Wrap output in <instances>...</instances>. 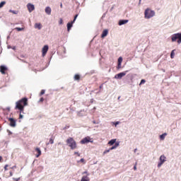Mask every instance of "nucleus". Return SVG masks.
<instances>
[{"instance_id": "2", "label": "nucleus", "mask_w": 181, "mask_h": 181, "mask_svg": "<svg viewBox=\"0 0 181 181\" xmlns=\"http://www.w3.org/2000/svg\"><path fill=\"white\" fill-rule=\"evenodd\" d=\"M66 144L68 146L71 148V149L72 150L77 149V143H76V141L74 140V139H73V137H69L66 140Z\"/></svg>"}, {"instance_id": "21", "label": "nucleus", "mask_w": 181, "mask_h": 181, "mask_svg": "<svg viewBox=\"0 0 181 181\" xmlns=\"http://www.w3.org/2000/svg\"><path fill=\"white\" fill-rule=\"evenodd\" d=\"M166 135H168V134L164 133L160 136V139H161V141H163L165 139V137L166 136Z\"/></svg>"}, {"instance_id": "28", "label": "nucleus", "mask_w": 181, "mask_h": 181, "mask_svg": "<svg viewBox=\"0 0 181 181\" xmlns=\"http://www.w3.org/2000/svg\"><path fill=\"white\" fill-rule=\"evenodd\" d=\"M54 142V140L53 139V138H51V139H49V144H53Z\"/></svg>"}, {"instance_id": "6", "label": "nucleus", "mask_w": 181, "mask_h": 181, "mask_svg": "<svg viewBox=\"0 0 181 181\" xmlns=\"http://www.w3.org/2000/svg\"><path fill=\"white\" fill-rule=\"evenodd\" d=\"M159 160L160 161L158 163V168H160V166H162V164L166 162V156H165V155L160 156Z\"/></svg>"}, {"instance_id": "23", "label": "nucleus", "mask_w": 181, "mask_h": 181, "mask_svg": "<svg viewBox=\"0 0 181 181\" xmlns=\"http://www.w3.org/2000/svg\"><path fill=\"white\" fill-rule=\"evenodd\" d=\"M24 28H16L15 30H17L18 32H21V30H24Z\"/></svg>"}, {"instance_id": "3", "label": "nucleus", "mask_w": 181, "mask_h": 181, "mask_svg": "<svg viewBox=\"0 0 181 181\" xmlns=\"http://www.w3.org/2000/svg\"><path fill=\"white\" fill-rule=\"evenodd\" d=\"M155 15V11L151 10L150 8H146L144 11V18L146 19H151V18H153Z\"/></svg>"}, {"instance_id": "12", "label": "nucleus", "mask_w": 181, "mask_h": 181, "mask_svg": "<svg viewBox=\"0 0 181 181\" xmlns=\"http://www.w3.org/2000/svg\"><path fill=\"white\" fill-rule=\"evenodd\" d=\"M6 70H8V68H6V66H0V72L1 73V74H5V71H6Z\"/></svg>"}, {"instance_id": "41", "label": "nucleus", "mask_w": 181, "mask_h": 181, "mask_svg": "<svg viewBox=\"0 0 181 181\" xmlns=\"http://www.w3.org/2000/svg\"><path fill=\"white\" fill-rule=\"evenodd\" d=\"M118 124H119V122H115V127H117V125H118Z\"/></svg>"}, {"instance_id": "4", "label": "nucleus", "mask_w": 181, "mask_h": 181, "mask_svg": "<svg viewBox=\"0 0 181 181\" xmlns=\"http://www.w3.org/2000/svg\"><path fill=\"white\" fill-rule=\"evenodd\" d=\"M172 42H177L178 45L181 43V33H175L171 36Z\"/></svg>"}, {"instance_id": "10", "label": "nucleus", "mask_w": 181, "mask_h": 181, "mask_svg": "<svg viewBox=\"0 0 181 181\" xmlns=\"http://www.w3.org/2000/svg\"><path fill=\"white\" fill-rule=\"evenodd\" d=\"M8 121L10 122V127H16V120H15L13 118H9Z\"/></svg>"}, {"instance_id": "20", "label": "nucleus", "mask_w": 181, "mask_h": 181, "mask_svg": "<svg viewBox=\"0 0 181 181\" xmlns=\"http://www.w3.org/2000/svg\"><path fill=\"white\" fill-rule=\"evenodd\" d=\"M90 178L87 175H83L81 180V181H89Z\"/></svg>"}, {"instance_id": "47", "label": "nucleus", "mask_w": 181, "mask_h": 181, "mask_svg": "<svg viewBox=\"0 0 181 181\" xmlns=\"http://www.w3.org/2000/svg\"><path fill=\"white\" fill-rule=\"evenodd\" d=\"M84 173H87V172H84L83 174H84Z\"/></svg>"}, {"instance_id": "44", "label": "nucleus", "mask_w": 181, "mask_h": 181, "mask_svg": "<svg viewBox=\"0 0 181 181\" xmlns=\"http://www.w3.org/2000/svg\"><path fill=\"white\" fill-rule=\"evenodd\" d=\"M2 160V156H0V162Z\"/></svg>"}, {"instance_id": "8", "label": "nucleus", "mask_w": 181, "mask_h": 181, "mask_svg": "<svg viewBox=\"0 0 181 181\" xmlns=\"http://www.w3.org/2000/svg\"><path fill=\"white\" fill-rule=\"evenodd\" d=\"M88 142H91L93 144V141H91V138L90 136H86L81 141V144H88Z\"/></svg>"}, {"instance_id": "40", "label": "nucleus", "mask_w": 181, "mask_h": 181, "mask_svg": "<svg viewBox=\"0 0 181 181\" xmlns=\"http://www.w3.org/2000/svg\"><path fill=\"white\" fill-rule=\"evenodd\" d=\"M121 68V64H118V65H117V69H120Z\"/></svg>"}, {"instance_id": "18", "label": "nucleus", "mask_w": 181, "mask_h": 181, "mask_svg": "<svg viewBox=\"0 0 181 181\" xmlns=\"http://www.w3.org/2000/svg\"><path fill=\"white\" fill-rule=\"evenodd\" d=\"M35 29H39V30H40V29H42V24L40 23H37L35 24Z\"/></svg>"}, {"instance_id": "11", "label": "nucleus", "mask_w": 181, "mask_h": 181, "mask_svg": "<svg viewBox=\"0 0 181 181\" xmlns=\"http://www.w3.org/2000/svg\"><path fill=\"white\" fill-rule=\"evenodd\" d=\"M27 8H28L29 12H33V11H35V5H33L30 3H29L27 5Z\"/></svg>"}, {"instance_id": "46", "label": "nucleus", "mask_w": 181, "mask_h": 181, "mask_svg": "<svg viewBox=\"0 0 181 181\" xmlns=\"http://www.w3.org/2000/svg\"><path fill=\"white\" fill-rule=\"evenodd\" d=\"M120 98H121V96H119L117 99L119 100Z\"/></svg>"}, {"instance_id": "26", "label": "nucleus", "mask_w": 181, "mask_h": 181, "mask_svg": "<svg viewBox=\"0 0 181 181\" xmlns=\"http://www.w3.org/2000/svg\"><path fill=\"white\" fill-rule=\"evenodd\" d=\"M121 63H122V58L121 57H119L118 59V64H121Z\"/></svg>"}, {"instance_id": "24", "label": "nucleus", "mask_w": 181, "mask_h": 181, "mask_svg": "<svg viewBox=\"0 0 181 181\" xmlns=\"http://www.w3.org/2000/svg\"><path fill=\"white\" fill-rule=\"evenodd\" d=\"M6 1H1L0 3V8H4V5H6Z\"/></svg>"}, {"instance_id": "19", "label": "nucleus", "mask_w": 181, "mask_h": 181, "mask_svg": "<svg viewBox=\"0 0 181 181\" xmlns=\"http://www.w3.org/2000/svg\"><path fill=\"white\" fill-rule=\"evenodd\" d=\"M116 142H117V139H112L108 142V145L112 146L114 145V144H117Z\"/></svg>"}, {"instance_id": "16", "label": "nucleus", "mask_w": 181, "mask_h": 181, "mask_svg": "<svg viewBox=\"0 0 181 181\" xmlns=\"http://www.w3.org/2000/svg\"><path fill=\"white\" fill-rule=\"evenodd\" d=\"M126 23H128V20H120L119 21V26H121L122 25H125Z\"/></svg>"}, {"instance_id": "37", "label": "nucleus", "mask_w": 181, "mask_h": 181, "mask_svg": "<svg viewBox=\"0 0 181 181\" xmlns=\"http://www.w3.org/2000/svg\"><path fill=\"white\" fill-rule=\"evenodd\" d=\"M19 118H20V119H21L22 118H23V115H22V114H20Z\"/></svg>"}, {"instance_id": "38", "label": "nucleus", "mask_w": 181, "mask_h": 181, "mask_svg": "<svg viewBox=\"0 0 181 181\" xmlns=\"http://www.w3.org/2000/svg\"><path fill=\"white\" fill-rule=\"evenodd\" d=\"M134 170H136V163L135 165L134 166Z\"/></svg>"}, {"instance_id": "14", "label": "nucleus", "mask_w": 181, "mask_h": 181, "mask_svg": "<svg viewBox=\"0 0 181 181\" xmlns=\"http://www.w3.org/2000/svg\"><path fill=\"white\" fill-rule=\"evenodd\" d=\"M35 151L37 152L36 158H39V156H40V155H42V151H40V148H36Z\"/></svg>"}, {"instance_id": "35", "label": "nucleus", "mask_w": 181, "mask_h": 181, "mask_svg": "<svg viewBox=\"0 0 181 181\" xmlns=\"http://www.w3.org/2000/svg\"><path fill=\"white\" fill-rule=\"evenodd\" d=\"M8 166H9V165H6L4 166V170H5V171L8 170Z\"/></svg>"}, {"instance_id": "43", "label": "nucleus", "mask_w": 181, "mask_h": 181, "mask_svg": "<svg viewBox=\"0 0 181 181\" xmlns=\"http://www.w3.org/2000/svg\"><path fill=\"white\" fill-rule=\"evenodd\" d=\"M60 6L61 8H63V4L61 3Z\"/></svg>"}, {"instance_id": "15", "label": "nucleus", "mask_w": 181, "mask_h": 181, "mask_svg": "<svg viewBox=\"0 0 181 181\" xmlns=\"http://www.w3.org/2000/svg\"><path fill=\"white\" fill-rule=\"evenodd\" d=\"M118 146H119V143L117 142V143L115 144L114 146H112L111 148H110V150L112 151L114 149H117V148H118Z\"/></svg>"}, {"instance_id": "36", "label": "nucleus", "mask_w": 181, "mask_h": 181, "mask_svg": "<svg viewBox=\"0 0 181 181\" xmlns=\"http://www.w3.org/2000/svg\"><path fill=\"white\" fill-rule=\"evenodd\" d=\"M74 155H77V156H80V153H78V152H74Z\"/></svg>"}, {"instance_id": "27", "label": "nucleus", "mask_w": 181, "mask_h": 181, "mask_svg": "<svg viewBox=\"0 0 181 181\" xmlns=\"http://www.w3.org/2000/svg\"><path fill=\"white\" fill-rule=\"evenodd\" d=\"M145 83H146V81H145V79H142L139 83V86H141V84H145Z\"/></svg>"}, {"instance_id": "48", "label": "nucleus", "mask_w": 181, "mask_h": 181, "mask_svg": "<svg viewBox=\"0 0 181 181\" xmlns=\"http://www.w3.org/2000/svg\"><path fill=\"white\" fill-rule=\"evenodd\" d=\"M139 2H141V0H139Z\"/></svg>"}, {"instance_id": "5", "label": "nucleus", "mask_w": 181, "mask_h": 181, "mask_svg": "<svg viewBox=\"0 0 181 181\" xmlns=\"http://www.w3.org/2000/svg\"><path fill=\"white\" fill-rule=\"evenodd\" d=\"M78 16V14H76L74 16V21H71V23H67V30H68V32H70V29H71V28H73V23H74V22H76V19H77Z\"/></svg>"}, {"instance_id": "7", "label": "nucleus", "mask_w": 181, "mask_h": 181, "mask_svg": "<svg viewBox=\"0 0 181 181\" xmlns=\"http://www.w3.org/2000/svg\"><path fill=\"white\" fill-rule=\"evenodd\" d=\"M127 73H128V71L117 74L115 76V78H119L121 80L124 76H127Z\"/></svg>"}, {"instance_id": "31", "label": "nucleus", "mask_w": 181, "mask_h": 181, "mask_svg": "<svg viewBox=\"0 0 181 181\" xmlns=\"http://www.w3.org/2000/svg\"><path fill=\"white\" fill-rule=\"evenodd\" d=\"M110 148L108 150H105L104 152H103V155H105V153H108V152H110Z\"/></svg>"}, {"instance_id": "29", "label": "nucleus", "mask_w": 181, "mask_h": 181, "mask_svg": "<svg viewBox=\"0 0 181 181\" xmlns=\"http://www.w3.org/2000/svg\"><path fill=\"white\" fill-rule=\"evenodd\" d=\"M59 25H63V19L60 18L59 21Z\"/></svg>"}, {"instance_id": "34", "label": "nucleus", "mask_w": 181, "mask_h": 181, "mask_svg": "<svg viewBox=\"0 0 181 181\" xmlns=\"http://www.w3.org/2000/svg\"><path fill=\"white\" fill-rule=\"evenodd\" d=\"M80 162H81L82 163H86V161L84 160V158H81L80 160Z\"/></svg>"}, {"instance_id": "33", "label": "nucleus", "mask_w": 181, "mask_h": 181, "mask_svg": "<svg viewBox=\"0 0 181 181\" xmlns=\"http://www.w3.org/2000/svg\"><path fill=\"white\" fill-rule=\"evenodd\" d=\"M44 101H45V98H41L40 99V103H43Z\"/></svg>"}, {"instance_id": "45", "label": "nucleus", "mask_w": 181, "mask_h": 181, "mask_svg": "<svg viewBox=\"0 0 181 181\" xmlns=\"http://www.w3.org/2000/svg\"><path fill=\"white\" fill-rule=\"evenodd\" d=\"M12 175H13V174H12V172H10V175L12 176Z\"/></svg>"}, {"instance_id": "42", "label": "nucleus", "mask_w": 181, "mask_h": 181, "mask_svg": "<svg viewBox=\"0 0 181 181\" xmlns=\"http://www.w3.org/2000/svg\"><path fill=\"white\" fill-rule=\"evenodd\" d=\"M99 88L101 90L103 88V84L100 86Z\"/></svg>"}, {"instance_id": "39", "label": "nucleus", "mask_w": 181, "mask_h": 181, "mask_svg": "<svg viewBox=\"0 0 181 181\" xmlns=\"http://www.w3.org/2000/svg\"><path fill=\"white\" fill-rule=\"evenodd\" d=\"M14 180H16V181H19V180H21V178H20V177L16 178V179H14Z\"/></svg>"}, {"instance_id": "30", "label": "nucleus", "mask_w": 181, "mask_h": 181, "mask_svg": "<svg viewBox=\"0 0 181 181\" xmlns=\"http://www.w3.org/2000/svg\"><path fill=\"white\" fill-rule=\"evenodd\" d=\"M45 90H42L40 93V95H43V94H45Z\"/></svg>"}, {"instance_id": "32", "label": "nucleus", "mask_w": 181, "mask_h": 181, "mask_svg": "<svg viewBox=\"0 0 181 181\" xmlns=\"http://www.w3.org/2000/svg\"><path fill=\"white\" fill-rule=\"evenodd\" d=\"M10 12H11V13H13L14 15H16V13H18V12L12 10H10Z\"/></svg>"}, {"instance_id": "13", "label": "nucleus", "mask_w": 181, "mask_h": 181, "mask_svg": "<svg viewBox=\"0 0 181 181\" xmlns=\"http://www.w3.org/2000/svg\"><path fill=\"white\" fill-rule=\"evenodd\" d=\"M45 13L47 15H51L52 14V8L49 6L45 8Z\"/></svg>"}, {"instance_id": "1", "label": "nucleus", "mask_w": 181, "mask_h": 181, "mask_svg": "<svg viewBox=\"0 0 181 181\" xmlns=\"http://www.w3.org/2000/svg\"><path fill=\"white\" fill-rule=\"evenodd\" d=\"M26 105H28V98H23L16 103L15 110H19L20 114H22Z\"/></svg>"}, {"instance_id": "25", "label": "nucleus", "mask_w": 181, "mask_h": 181, "mask_svg": "<svg viewBox=\"0 0 181 181\" xmlns=\"http://www.w3.org/2000/svg\"><path fill=\"white\" fill-rule=\"evenodd\" d=\"M74 80H76V81L80 80V75L76 74V75L74 76Z\"/></svg>"}, {"instance_id": "17", "label": "nucleus", "mask_w": 181, "mask_h": 181, "mask_svg": "<svg viewBox=\"0 0 181 181\" xmlns=\"http://www.w3.org/2000/svg\"><path fill=\"white\" fill-rule=\"evenodd\" d=\"M108 35V30H104L103 31V33L101 35V37L104 38L105 37V36H107Z\"/></svg>"}, {"instance_id": "22", "label": "nucleus", "mask_w": 181, "mask_h": 181, "mask_svg": "<svg viewBox=\"0 0 181 181\" xmlns=\"http://www.w3.org/2000/svg\"><path fill=\"white\" fill-rule=\"evenodd\" d=\"M170 57H171V59H175V49H173V50L171 52Z\"/></svg>"}, {"instance_id": "9", "label": "nucleus", "mask_w": 181, "mask_h": 181, "mask_svg": "<svg viewBox=\"0 0 181 181\" xmlns=\"http://www.w3.org/2000/svg\"><path fill=\"white\" fill-rule=\"evenodd\" d=\"M48 51H49V45H45L42 49V57H45V56H46Z\"/></svg>"}]
</instances>
